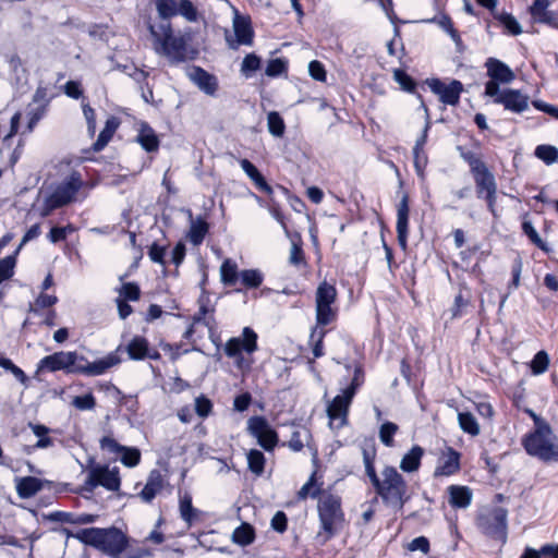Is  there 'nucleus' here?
<instances>
[{
	"label": "nucleus",
	"instance_id": "f257e3e1",
	"mask_svg": "<svg viewBox=\"0 0 558 558\" xmlns=\"http://www.w3.org/2000/svg\"><path fill=\"white\" fill-rule=\"evenodd\" d=\"M120 351L122 345L95 362H88L84 355L75 351H60L43 357L38 367L49 372L64 371L69 374L99 376L121 363Z\"/></svg>",
	"mask_w": 558,
	"mask_h": 558
},
{
	"label": "nucleus",
	"instance_id": "f03ea898",
	"mask_svg": "<svg viewBox=\"0 0 558 558\" xmlns=\"http://www.w3.org/2000/svg\"><path fill=\"white\" fill-rule=\"evenodd\" d=\"M72 536L111 558H120L129 544L126 535L114 526L107 529L86 527L72 534Z\"/></svg>",
	"mask_w": 558,
	"mask_h": 558
},
{
	"label": "nucleus",
	"instance_id": "7ed1b4c3",
	"mask_svg": "<svg viewBox=\"0 0 558 558\" xmlns=\"http://www.w3.org/2000/svg\"><path fill=\"white\" fill-rule=\"evenodd\" d=\"M373 486L384 505L395 511L402 510L410 499L408 483L395 466H385L380 473V478Z\"/></svg>",
	"mask_w": 558,
	"mask_h": 558
},
{
	"label": "nucleus",
	"instance_id": "20e7f679",
	"mask_svg": "<svg viewBox=\"0 0 558 558\" xmlns=\"http://www.w3.org/2000/svg\"><path fill=\"white\" fill-rule=\"evenodd\" d=\"M149 32L156 53L166 57L172 63L185 60L186 39L173 33L170 22H162L158 26L149 25Z\"/></svg>",
	"mask_w": 558,
	"mask_h": 558
},
{
	"label": "nucleus",
	"instance_id": "39448f33",
	"mask_svg": "<svg viewBox=\"0 0 558 558\" xmlns=\"http://www.w3.org/2000/svg\"><path fill=\"white\" fill-rule=\"evenodd\" d=\"M553 438V430L549 424L545 421H536V428L525 435L522 439V445L532 457H536L545 462H558V448L554 445Z\"/></svg>",
	"mask_w": 558,
	"mask_h": 558
},
{
	"label": "nucleus",
	"instance_id": "423d86ee",
	"mask_svg": "<svg viewBox=\"0 0 558 558\" xmlns=\"http://www.w3.org/2000/svg\"><path fill=\"white\" fill-rule=\"evenodd\" d=\"M318 514L325 534L324 541H328L337 533L343 522L340 498L331 494L322 496L318 500Z\"/></svg>",
	"mask_w": 558,
	"mask_h": 558
},
{
	"label": "nucleus",
	"instance_id": "0eeeda50",
	"mask_svg": "<svg viewBox=\"0 0 558 558\" xmlns=\"http://www.w3.org/2000/svg\"><path fill=\"white\" fill-rule=\"evenodd\" d=\"M337 299L335 286L323 281L316 290V323L318 326H327L335 320L337 312L331 306Z\"/></svg>",
	"mask_w": 558,
	"mask_h": 558
},
{
	"label": "nucleus",
	"instance_id": "6e6552de",
	"mask_svg": "<svg viewBox=\"0 0 558 558\" xmlns=\"http://www.w3.org/2000/svg\"><path fill=\"white\" fill-rule=\"evenodd\" d=\"M121 485L118 468L109 469L108 465H96L88 471V475L82 486V490L93 493L97 486L117 492Z\"/></svg>",
	"mask_w": 558,
	"mask_h": 558
},
{
	"label": "nucleus",
	"instance_id": "1a4fd4ad",
	"mask_svg": "<svg viewBox=\"0 0 558 558\" xmlns=\"http://www.w3.org/2000/svg\"><path fill=\"white\" fill-rule=\"evenodd\" d=\"M257 333L251 327H244L241 337H233L226 342V355L235 359L236 365L241 367L242 352L254 353L257 350Z\"/></svg>",
	"mask_w": 558,
	"mask_h": 558
},
{
	"label": "nucleus",
	"instance_id": "9d476101",
	"mask_svg": "<svg viewBox=\"0 0 558 558\" xmlns=\"http://www.w3.org/2000/svg\"><path fill=\"white\" fill-rule=\"evenodd\" d=\"M489 81L485 84V95L498 94L499 84H509L514 78V72L502 61L496 58H488L485 62Z\"/></svg>",
	"mask_w": 558,
	"mask_h": 558
},
{
	"label": "nucleus",
	"instance_id": "9b49d317",
	"mask_svg": "<svg viewBox=\"0 0 558 558\" xmlns=\"http://www.w3.org/2000/svg\"><path fill=\"white\" fill-rule=\"evenodd\" d=\"M248 433L257 439L266 451H271L278 444V435L264 416H253L247 421Z\"/></svg>",
	"mask_w": 558,
	"mask_h": 558
},
{
	"label": "nucleus",
	"instance_id": "f8f14e48",
	"mask_svg": "<svg viewBox=\"0 0 558 558\" xmlns=\"http://www.w3.org/2000/svg\"><path fill=\"white\" fill-rule=\"evenodd\" d=\"M82 185L81 174L76 171L72 172L49 195L53 202L52 207H63L73 202Z\"/></svg>",
	"mask_w": 558,
	"mask_h": 558
},
{
	"label": "nucleus",
	"instance_id": "ddd939ff",
	"mask_svg": "<svg viewBox=\"0 0 558 558\" xmlns=\"http://www.w3.org/2000/svg\"><path fill=\"white\" fill-rule=\"evenodd\" d=\"M482 531L496 539H506L507 511L504 508H495L489 513L478 519Z\"/></svg>",
	"mask_w": 558,
	"mask_h": 558
},
{
	"label": "nucleus",
	"instance_id": "4468645a",
	"mask_svg": "<svg viewBox=\"0 0 558 558\" xmlns=\"http://www.w3.org/2000/svg\"><path fill=\"white\" fill-rule=\"evenodd\" d=\"M233 31L235 36L234 38L228 33L226 34V41L230 49L236 50L241 45H253L254 32L248 17L236 13L233 19Z\"/></svg>",
	"mask_w": 558,
	"mask_h": 558
},
{
	"label": "nucleus",
	"instance_id": "2eb2a0df",
	"mask_svg": "<svg viewBox=\"0 0 558 558\" xmlns=\"http://www.w3.org/2000/svg\"><path fill=\"white\" fill-rule=\"evenodd\" d=\"M487 96L494 98L495 104L502 105L506 110L514 113H522L529 109L530 97L519 89H499L498 94Z\"/></svg>",
	"mask_w": 558,
	"mask_h": 558
},
{
	"label": "nucleus",
	"instance_id": "dca6fc26",
	"mask_svg": "<svg viewBox=\"0 0 558 558\" xmlns=\"http://www.w3.org/2000/svg\"><path fill=\"white\" fill-rule=\"evenodd\" d=\"M430 90L439 96V99L445 105L457 106L460 101V95L463 90V85L460 81L453 80L449 84L442 83L438 78L432 80L429 83Z\"/></svg>",
	"mask_w": 558,
	"mask_h": 558
},
{
	"label": "nucleus",
	"instance_id": "f3484780",
	"mask_svg": "<svg viewBox=\"0 0 558 558\" xmlns=\"http://www.w3.org/2000/svg\"><path fill=\"white\" fill-rule=\"evenodd\" d=\"M353 398L354 396H352L351 390H342L341 395H338L332 399L327 407V415L330 420V424L335 421H339L338 427H342L347 424V416Z\"/></svg>",
	"mask_w": 558,
	"mask_h": 558
},
{
	"label": "nucleus",
	"instance_id": "a211bd4d",
	"mask_svg": "<svg viewBox=\"0 0 558 558\" xmlns=\"http://www.w3.org/2000/svg\"><path fill=\"white\" fill-rule=\"evenodd\" d=\"M409 196L403 194L397 208V238L398 243L402 250H407L408 246V234H409Z\"/></svg>",
	"mask_w": 558,
	"mask_h": 558
},
{
	"label": "nucleus",
	"instance_id": "6ab92c4d",
	"mask_svg": "<svg viewBox=\"0 0 558 558\" xmlns=\"http://www.w3.org/2000/svg\"><path fill=\"white\" fill-rule=\"evenodd\" d=\"M165 486V476L161 474L159 470L154 469L149 472L146 484L138 496L143 501L149 504L155 499V497L159 493H161Z\"/></svg>",
	"mask_w": 558,
	"mask_h": 558
},
{
	"label": "nucleus",
	"instance_id": "aec40b11",
	"mask_svg": "<svg viewBox=\"0 0 558 558\" xmlns=\"http://www.w3.org/2000/svg\"><path fill=\"white\" fill-rule=\"evenodd\" d=\"M460 470V453L449 447L439 458L438 465L434 471V476H451Z\"/></svg>",
	"mask_w": 558,
	"mask_h": 558
},
{
	"label": "nucleus",
	"instance_id": "412c9836",
	"mask_svg": "<svg viewBox=\"0 0 558 558\" xmlns=\"http://www.w3.org/2000/svg\"><path fill=\"white\" fill-rule=\"evenodd\" d=\"M190 78L197 85V87L207 95H215L218 88L216 76L209 74L207 71L199 66H194L190 72Z\"/></svg>",
	"mask_w": 558,
	"mask_h": 558
},
{
	"label": "nucleus",
	"instance_id": "4be33fe9",
	"mask_svg": "<svg viewBox=\"0 0 558 558\" xmlns=\"http://www.w3.org/2000/svg\"><path fill=\"white\" fill-rule=\"evenodd\" d=\"M472 174L474 178L476 195L478 198L484 197V194L486 193L497 191L495 175L489 171L487 166Z\"/></svg>",
	"mask_w": 558,
	"mask_h": 558
},
{
	"label": "nucleus",
	"instance_id": "5701e85b",
	"mask_svg": "<svg viewBox=\"0 0 558 558\" xmlns=\"http://www.w3.org/2000/svg\"><path fill=\"white\" fill-rule=\"evenodd\" d=\"M186 213L190 219L187 239L193 245L197 246L203 243L209 230V225L202 217L193 218L192 211L190 209H187Z\"/></svg>",
	"mask_w": 558,
	"mask_h": 558
},
{
	"label": "nucleus",
	"instance_id": "b1692460",
	"mask_svg": "<svg viewBox=\"0 0 558 558\" xmlns=\"http://www.w3.org/2000/svg\"><path fill=\"white\" fill-rule=\"evenodd\" d=\"M131 360H144L145 357L157 359L159 353H149L148 341L144 337H134L125 347Z\"/></svg>",
	"mask_w": 558,
	"mask_h": 558
},
{
	"label": "nucleus",
	"instance_id": "393cba45",
	"mask_svg": "<svg viewBox=\"0 0 558 558\" xmlns=\"http://www.w3.org/2000/svg\"><path fill=\"white\" fill-rule=\"evenodd\" d=\"M448 493L449 504L452 508L465 509L471 505L473 494L468 486L450 485Z\"/></svg>",
	"mask_w": 558,
	"mask_h": 558
},
{
	"label": "nucleus",
	"instance_id": "a878e982",
	"mask_svg": "<svg viewBox=\"0 0 558 558\" xmlns=\"http://www.w3.org/2000/svg\"><path fill=\"white\" fill-rule=\"evenodd\" d=\"M240 166L259 191L268 195L272 193V187L266 182L265 178L250 160L241 159Z\"/></svg>",
	"mask_w": 558,
	"mask_h": 558
},
{
	"label": "nucleus",
	"instance_id": "bb28decb",
	"mask_svg": "<svg viewBox=\"0 0 558 558\" xmlns=\"http://www.w3.org/2000/svg\"><path fill=\"white\" fill-rule=\"evenodd\" d=\"M43 489V481L34 476L17 478L16 492L21 498H31Z\"/></svg>",
	"mask_w": 558,
	"mask_h": 558
},
{
	"label": "nucleus",
	"instance_id": "cd10ccee",
	"mask_svg": "<svg viewBox=\"0 0 558 558\" xmlns=\"http://www.w3.org/2000/svg\"><path fill=\"white\" fill-rule=\"evenodd\" d=\"M424 456V449L415 445L401 459L400 469L403 472H416L421 466V460Z\"/></svg>",
	"mask_w": 558,
	"mask_h": 558
},
{
	"label": "nucleus",
	"instance_id": "c85d7f7f",
	"mask_svg": "<svg viewBox=\"0 0 558 558\" xmlns=\"http://www.w3.org/2000/svg\"><path fill=\"white\" fill-rule=\"evenodd\" d=\"M136 142L148 153L156 151L159 148V138L147 123L141 125Z\"/></svg>",
	"mask_w": 558,
	"mask_h": 558
},
{
	"label": "nucleus",
	"instance_id": "c756f323",
	"mask_svg": "<svg viewBox=\"0 0 558 558\" xmlns=\"http://www.w3.org/2000/svg\"><path fill=\"white\" fill-rule=\"evenodd\" d=\"M27 426L28 428H31L33 434L38 438L37 442L34 445L35 449H47L53 447L54 439L49 436V427L33 422H28Z\"/></svg>",
	"mask_w": 558,
	"mask_h": 558
},
{
	"label": "nucleus",
	"instance_id": "7c9ffc66",
	"mask_svg": "<svg viewBox=\"0 0 558 558\" xmlns=\"http://www.w3.org/2000/svg\"><path fill=\"white\" fill-rule=\"evenodd\" d=\"M181 519L187 523L189 526L193 524L199 517L201 511L193 507L192 505V496L189 493H185L180 497L179 505Z\"/></svg>",
	"mask_w": 558,
	"mask_h": 558
},
{
	"label": "nucleus",
	"instance_id": "2f4dec72",
	"mask_svg": "<svg viewBox=\"0 0 558 558\" xmlns=\"http://www.w3.org/2000/svg\"><path fill=\"white\" fill-rule=\"evenodd\" d=\"M221 281L225 286L232 287L238 282L240 272L238 271V265L231 259H226L220 266Z\"/></svg>",
	"mask_w": 558,
	"mask_h": 558
},
{
	"label": "nucleus",
	"instance_id": "473e14b6",
	"mask_svg": "<svg viewBox=\"0 0 558 558\" xmlns=\"http://www.w3.org/2000/svg\"><path fill=\"white\" fill-rule=\"evenodd\" d=\"M255 539V532L248 523H242L232 533V541L241 546H247Z\"/></svg>",
	"mask_w": 558,
	"mask_h": 558
},
{
	"label": "nucleus",
	"instance_id": "72a5a7b5",
	"mask_svg": "<svg viewBox=\"0 0 558 558\" xmlns=\"http://www.w3.org/2000/svg\"><path fill=\"white\" fill-rule=\"evenodd\" d=\"M265 462L266 459L262 451L257 449H251L247 452L248 470L256 476H260L264 473Z\"/></svg>",
	"mask_w": 558,
	"mask_h": 558
},
{
	"label": "nucleus",
	"instance_id": "f704fd0d",
	"mask_svg": "<svg viewBox=\"0 0 558 558\" xmlns=\"http://www.w3.org/2000/svg\"><path fill=\"white\" fill-rule=\"evenodd\" d=\"M458 422L464 433L472 436H477L480 434V425L472 413L460 412L458 414Z\"/></svg>",
	"mask_w": 558,
	"mask_h": 558
},
{
	"label": "nucleus",
	"instance_id": "c9c22d12",
	"mask_svg": "<svg viewBox=\"0 0 558 558\" xmlns=\"http://www.w3.org/2000/svg\"><path fill=\"white\" fill-rule=\"evenodd\" d=\"M240 279L244 287L256 289L263 283L264 276L258 269H245L240 272Z\"/></svg>",
	"mask_w": 558,
	"mask_h": 558
},
{
	"label": "nucleus",
	"instance_id": "e433bc0d",
	"mask_svg": "<svg viewBox=\"0 0 558 558\" xmlns=\"http://www.w3.org/2000/svg\"><path fill=\"white\" fill-rule=\"evenodd\" d=\"M534 155L546 165L558 161V148L553 145L542 144L535 148Z\"/></svg>",
	"mask_w": 558,
	"mask_h": 558
},
{
	"label": "nucleus",
	"instance_id": "4c0bfd02",
	"mask_svg": "<svg viewBox=\"0 0 558 558\" xmlns=\"http://www.w3.org/2000/svg\"><path fill=\"white\" fill-rule=\"evenodd\" d=\"M267 126L269 133L276 137H281L284 134V121L277 111H271L268 113Z\"/></svg>",
	"mask_w": 558,
	"mask_h": 558
},
{
	"label": "nucleus",
	"instance_id": "58836bf2",
	"mask_svg": "<svg viewBox=\"0 0 558 558\" xmlns=\"http://www.w3.org/2000/svg\"><path fill=\"white\" fill-rule=\"evenodd\" d=\"M522 231L523 233L529 238V240L537 246L539 250L548 253L550 248L548 245L542 240L537 231L535 230L534 226L531 221H523L522 223Z\"/></svg>",
	"mask_w": 558,
	"mask_h": 558
},
{
	"label": "nucleus",
	"instance_id": "ea45409f",
	"mask_svg": "<svg viewBox=\"0 0 558 558\" xmlns=\"http://www.w3.org/2000/svg\"><path fill=\"white\" fill-rule=\"evenodd\" d=\"M158 15L162 20H169L178 15V3L175 0H156Z\"/></svg>",
	"mask_w": 558,
	"mask_h": 558
},
{
	"label": "nucleus",
	"instance_id": "a19ab883",
	"mask_svg": "<svg viewBox=\"0 0 558 558\" xmlns=\"http://www.w3.org/2000/svg\"><path fill=\"white\" fill-rule=\"evenodd\" d=\"M376 452L374 449H363V462L365 466V473L368 476L372 485L377 483V481L380 478V476L376 473L375 466H374V459H375Z\"/></svg>",
	"mask_w": 558,
	"mask_h": 558
},
{
	"label": "nucleus",
	"instance_id": "79ce46f5",
	"mask_svg": "<svg viewBox=\"0 0 558 558\" xmlns=\"http://www.w3.org/2000/svg\"><path fill=\"white\" fill-rule=\"evenodd\" d=\"M260 68V58L255 53H248L244 57L241 64V73L245 77H251L254 72Z\"/></svg>",
	"mask_w": 558,
	"mask_h": 558
},
{
	"label": "nucleus",
	"instance_id": "37998d69",
	"mask_svg": "<svg viewBox=\"0 0 558 558\" xmlns=\"http://www.w3.org/2000/svg\"><path fill=\"white\" fill-rule=\"evenodd\" d=\"M178 14L182 15L187 22H196L198 20V11L191 0L179 1Z\"/></svg>",
	"mask_w": 558,
	"mask_h": 558
},
{
	"label": "nucleus",
	"instance_id": "c03bdc74",
	"mask_svg": "<svg viewBox=\"0 0 558 558\" xmlns=\"http://www.w3.org/2000/svg\"><path fill=\"white\" fill-rule=\"evenodd\" d=\"M509 34L517 36L522 33V27L515 17L509 13H501L496 16Z\"/></svg>",
	"mask_w": 558,
	"mask_h": 558
},
{
	"label": "nucleus",
	"instance_id": "a18cd8bd",
	"mask_svg": "<svg viewBox=\"0 0 558 558\" xmlns=\"http://www.w3.org/2000/svg\"><path fill=\"white\" fill-rule=\"evenodd\" d=\"M549 365V357L548 354L545 351L537 352L532 362H531V369L534 375L543 374L547 371Z\"/></svg>",
	"mask_w": 558,
	"mask_h": 558
},
{
	"label": "nucleus",
	"instance_id": "49530a36",
	"mask_svg": "<svg viewBox=\"0 0 558 558\" xmlns=\"http://www.w3.org/2000/svg\"><path fill=\"white\" fill-rule=\"evenodd\" d=\"M398 430V425L392 422H386L380 426L379 429V439L380 441L387 446L391 447L393 445V435Z\"/></svg>",
	"mask_w": 558,
	"mask_h": 558
},
{
	"label": "nucleus",
	"instance_id": "de8ad7c7",
	"mask_svg": "<svg viewBox=\"0 0 558 558\" xmlns=\"http://www.w3.org/2000/svg\"><path fill=\"white\" fill-rule=\"evenodd\" d=\"M121 462L129 468L136 466L141 461V451L137 448L125 447L121 450Z\"/></svg>",
	"mask_w": 558,
	"mask_h": 558
},
{
	"label": "nucleus",
	"instance_id": "09e8293b",
	"mask_svg": "<svg viewBox=\"0 0 558 558\" xmlns=\"http://www.w3.org/2000/svg\"><path fill=\"white\" fill-rule=\"evenodd\" d=\"M15 263L16 260L13 255L0 259V283L13 276Z\"/></svg>",
	"mask_w": 558,
	"mask_h": 558
},
{
	"label": "nucleus",
	"instance_id": "8fccbe9b",
	"mask_svg": "<svg viewBox=\"0 0 558 558\" xmlns=\"http://www.w3.org/2000/svg\"><path fill=\"white\" fill-rule=\"evenodd\" d=\"M326 335V330L315 328L311 333V340L313 341V354L314 357L318 359L324 355L323 340Z\"/></svg>",
	"mask_w": 558,
	"mask_h": 558
},
{
	"label": "nucleus",
	"instance_id": "3c124183",
	"mask_svg": "<svg viewBox=\"0 0 558 558\" xmlns=\"http://www.w3.org/2000/svg\"><path fill=\"white\" fill-rule=\"evenodd\" d=\"M310 433L304 430H294L288 441V447L295 452L301 451L304 448V439L307 438Z\"/></svg>",
	"mask_w": 558,
	"mask_h": 558
},
{
	"label": "nucleus",
	"instance_id": "603ef678",
	"mask_svg": "<svg viewBox=\"0 0 558 558\" xmlns=\"http://www.w3.org/2000/svg\"><path fill=\"white\" fill-rule=\"evenodd\" d=\"M72 404L81 411H87L93 410L96 407V400L92 393H86L75 397Z\"/></svg>",
	"mask_w": 558,
	"mask_h": 558
},
{
	"label": "nucleus",
	"instance_id": "864d4df0",
	"mask_svg": "<svg viewBox=\"0 0 558 558\" xmlns=\"http://www.w3.org/2000/svg\"><path fill=\"white\" fill-rule=\"evenodd\" d=\"M120 295L125 301H137L141 295L140 287L134 282H126L121 287Z\"/></svg>",
	"mask_w": 558,
	"mask_h": 558
},
{
	"label": "nucleus",
	"instance_id": "5fc2aeb1",
	"mask_svg": "<svg viewBox=\"0 0 558 558\" xmlns=\"http://www.w3.org/2000/svg\"><path fill=\"white\" fill-rule=\"evenodd\" d=\"M46 113V105H41L37 108L31 109L27 112L28 123L27 131L31 133L35 129L36 124L43 119Z\"/></svg>",
	"mask_w": 558,
	"mask_h": 558
},
{
	"label": "nucleus",
	"instance_id": "6e6d98bb",
	"mask_svg": "<svg viewBox=\"0 0 558 558\" xmlns=\"http://www.w3.org/2000/svg\"><path fill=\"white\" fill-rule=\"evenodd\" d=\"M461 157L469 163L472 173L486 167L485 162L482 161L473 151H461Z\"/></svg>",
	"mask_w": 558,
	"mask_h": 558
},
{
	"label": "nucleus",
	"instance_id": "4d7b16f0",
	"mask_svg": "<svg viewBox=\"0 0 558 558\" xmlns=\"http://www.w3.org/2000/svg\"><path fill=\"white\" fill-rule=\"evenodd\" d=\"M165 255H166V246H161L157 243H153L149 246L148 256L151 259V262L165 266L166 265Z\"/></svg>",
	"mask_w": 558,
	"mask_h": 558
},
{
	"label": "nucleus",
	"instance_id": "13d9d810",
	"mask_svg": "<svg viewBox=\"0 0 558 558\" xmlns=\"http://www.w3.org/2000/svg\"><path fill=\"white\" fill-rule=\"evenodd\" d=\"M286 69V62L282 59L277 58L268 62L265 73L267 76L275 77L282 74Z\"/></svg>",
	"mask_w": 558,
	"mask_h": 558
},
{
	"label": "nucleus",
	"instance_id": "bf43d9fd",
	"mask_svg": "<svg viewBox=\"0 0 558 558\" xmlns=\"http://www.w3.org/2000/svg\"><path fill=\"white\" fill-rule=\"evenodd\" d=\"M396 82L407 92H412L415 88V83L410 75L402 70H396L393 72Z\"/></svg>",
	"mask_w": 558,
	"mask_h": 558
},
{
	"label": "nucleus",
	"instance_id": "052dcab7",
	"mask_svg": "<svg viewBox=\"0 0 558 558\" xmlns=\"http://www.w3.org/2000/svg\"><path fill=\"white\" fill-rule=\"evenodd\" d=\"M422 22L427 24H437L446 33H448L453 27L452 20L448 14L445 13H441L440 16L422 20Z\"/></svg>",
	"mask_w": 558,
	"mask_h": 558
},
{
	"label": "nucleus",
	"instance_id": "680f3d73",
	"mask_svg": "<svg viewBox=\"0 0 558 558\" xmlns=\"http://www.w3.org/2000/svg\"><path fill=\"white\" fill-rule=\"evenodd\" d=\"M213 409V403L209 399L204 396L197 397L195 399V411L198 416L206 417L209 415Z\"/></svg>",
	"mask_w": 558,
	"mask_h": 558
},
{
	"label": "nucleus",
	"instance_id": "e2e57ef3",
	"mask_svg": "<svg viewBox=\"0 0 558 558\" xmlns=\"http://www.w3.org/2000/svg\"><path fill=\"white\" fill-rule=\"evenodd\" d=\"M100 448L102 450H107L108 452L119 454L121 450L124 449V446L120 445L116 439L105 436L99 441Z\"/></svg>",
	"mask_w": 558,
	"mask_h": 558
},
{
	"label": "nucleus",
	"instance_id": "0e129e2a",
	"mask_svg": "<svg viewBox=\"0 0 558 558\" xmlns=\"http://www.w3.org/2000/svg\"><path fill=\"white\" fill-rule=\"evenodd\" d=\"M364 383V372L361 366H355L354 374L351 384L344 388V391H352V396H355L357 389L362 386Z\"/></svg>",
	"mask_w": 558,
	"mask_h": 558
},
{
	"label": "nucleus",
	"instance_id": "69168bd1",
	"mask_svg": "<svg viewBox=\"0 0 558 558\" xmlns=\"http://www.w3.org/2000/svg\"><path fill=\"white\" fill-rule=\"evenodd\" d=\"M308 72H310V75L314 80L319 81V82L326 81V71H325L324 65L319 61H317V60L311 61L308 64Z\"/></svg>",
	"mask_w": 558,
	"mask_h": 558
},
{
	"label": "nucleus",
	"instance_id": "338daca9",
	"mask_svg": "<svg viewBox=\"0 0 558 558\" xmlns=\"http://www.w3.org/2000/svg\"><path fill=\"white\" fill-rule=\"evenodd\" d=\"M535 22L558 28V10L546 11L541 16L536 17Z\"/></svg>",
	"mask_w": 558,
	"mask_h": 558
},
{
	"label": "nucleus",
	"instance_id": "774afa93",
	"mask_svg": "<svg viewBox=\"0 0 558 558\" xmlns=\"http://www.w3.org/2000/svg\"><path fill=\"white\" fill-rule=\"evenodd\" d=\"M288 519L283 511H278L271 519V527L279 532L283 533L287 530Z\"/></svg>",
	"mask_w": 558,
	"mask_h": 558
}]
</instances>
